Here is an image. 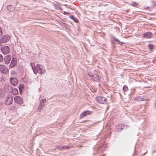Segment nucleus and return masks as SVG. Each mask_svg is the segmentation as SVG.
Masks as SVG:
<instances>
[{
	"label": "nucleus",
	"instance_id": "1",
	"mask_svg": "<svg viewBox=\"0 0 156 156\" xmlns=\"http://www.w3.org/2000/svg\"><path fill=\"white\" fill-rule=\"evenodd\" d=\"M30 65L35 74L38 73L39 74L42 75L45 73L46 71L45 68L42 65L40 64H37L36 66H35L34 64L32 62H30Z\"/></svg>",
	"mask_w": 156,
	"mask_h": 156
},
{
	"label": "nucleus",
	"instance_id": "2",
	"mask_svg": "<svg viewBox=\"0 0 156 156\" xmlns=\"http://www.w3.org/2000/svg\"><path fill=\"white\" fill-rule=\"evenodd\" d=\"M88 75L94 81L98 82L100 80V78L98 75V73L97 72L90 73H89Z\"/></svg>",
	"mask_w": 156,
	"mask_h": 156
},
{
	"label": "nucleus",
	"instance_id": "3",
	"mask_svg": "<svg viewBox=\"0 0 156 156\" xmlns=\"http://www.w3.org/2000/svg\"><path fill=\"white\" fill-rule=\"evenodd\" d=\"M13 101V97L11 95H9L7 96L5 99V103L6 105H9L12 103Z\"/></svg>",
	"mask_w": 156,
	"mask_h": 156
},
{
	"label": "nucleus",
	"instance_id": "4",
	"mask_svg": "<svg viewBox=\"0 0 156 156\" xmlns=\"http://www.w3.org/2000/svg\"><path fill=\"white\" fill-rule=\"evenodd\" d=\"M10 37L8 35H5L3 36L0 39V44L2 43H5L8 42L10 40Z\"/></svg>",
	"mask_w": 156,
	"mask_h": 156
},
{
	"label": "nucleus",
	"instance_id": "5",
	"mask_svg": "<svg viewBox=\"0 0 156 156\" xmlns=\"http://www.w3.org/2000/svg\"><path fill=\"white\" fill-rule=\"evenodd\" d=\"M14 101L19 105H22L23 104V100L22 98L19 96H16L14 98Z\"/></svg>",
	"mask_w": 156,
	"mask_h": 156
},
{
	"label": "nucleus",
	"instance_id": "6",
	"mask_svg": "<svg viewBox=\"0 0 156 156\" xmlns=\"http://www.w3.org/2000/svg\"><path fill=\"white\" fill-rule=\"evenodd\" d=\"M97 101L99 103L101 104L106 103V98L103 97H98L96 98Z\"/></svg>",
	"mask_w": 156,
	"mask_h": 156
},
{
	"label": "nucleus",
	"instance_id": "7",
	"mask_svg": "<svg viewBox=\"0 0 156 156\" xmlns=\"http://www.w3.org/2000/svg\"><path fill=\"white\" fill-rule=\"evenodd\" d=\"M5 90L8 93H10L12 89L11 85L9 84H6L4 87Z\"/></svg>",
	"mask_w": 156,
	"mask_h": 156
},
{
	"label": "nucleus",
	"instance_id": "8",
	"mask_svg": "<svg viewBox=\"0 0 156 156\" xmlns=\"http://www.w3.org/2000/svg\"><path fill=\"white\" fill-rule=\"evenodd\" d=\"M9 81L11 84L13 86H15L18 83V81L17 79L14 77H11L9 78Z\"/></svg>",
	"mask_w": 156,
	"mask_h": 156
},
{
	"label": "nucleus",
	"instance_id": "9",
	"mask_svg": "<svg viewBox=\"0 0 156 156\" xmlns=\"http://www.w3.org/2000/svg\"><path fill=\"white\" fill-rule=\"evenodd\" d=\"M0 71L3 73L6 74L8 72L9 70L5 66L0 65Z\"/></svg>",
	"mask_w": 156,
	"mask_h": 156
},
{
	"label": "nucleus",
	"instance_id": "10",
	"mask_svg": "<svg viewBox=\"0 0 156 156\" xmlns=\"http://www.w3.org/2000/svg\"><path fill=\"white\" fill-rule=\"evenodd\" d=\"M1 50L2 53L5 55L7 54L10 51V49L7 46L3 47L2 48Z\"/></svg>",
	"mask_w": 156,
	"mask_h": 156
},
{
	"label": "nucleus",
	"instance_id": "11",
	"mask_svg": "<svg viewBox=\"0 0 156 156\" xmlns=\"http://www.w3.org/2000/svg\"><path fill=\"white\" fill-rule=\"evenodd\" d=\"M17 63V59L16 58H13L11 61V63L9 65L10 68H13L14 67Z\"/></svg>",
	"mask_w": 156,
	"mask_h": 156
},
{
	"label": "nucleus",
	"instance_id": "12",
	"mask_svg": "<svg viewBox=\"0 0 156 156\" xmlns=\"http://www.w3.org/2000/svg\"><path fill=\"white\" fill-rule=\"evenodd\" d=\"M11 59V56L9 55L6 56L4 58L5 64H9L10 62Z\"/></svg>",
	"mask_w": 156,
	"mask_h": 156
},
{
	"label": "nucleus",
	"instance_id": "13",
	"mask_svg": "<svg viewBox=\"0 0 156 156\" xmlns=\"http://www.w3.org/2000/svg\"><path fill=\"white\" fill-rule=\"evenodd\" d=\"M91 112L89 111H86L83 112L80 115V118H82L86 115L90 114Z\"/></svg>",
	"mask_w": 156,
	"mask_h": 156
},
{
	"label": "nucleus",
	"instance_id": "14",
	"mask_svg": "<svg viewBox=\"0 0 156 156\" xmlns=\"http://www.w3.org/2000/svg\"><path fill=\"white\" fill-rule=\"evenodd\" d=\"M152 34L151 32H148L144 34L143 36L146 38H150L152 37Z\"/></svg>",
	"mask_w": 156,
	"mask_h": 156
},
{
	"label": "nucleus",
	"instance_id": "15",
	"mask_svg": "<svg viewBox=\"0 0 156 156\" xmlns=\"http://www.w3.org/2000/svg\"><path fill=\"white\" fill-rule=\"evenodd\" d=\"M125 125L123 126L122 124L117 125L115 126L116 129L117 131H121L123 129V127H125Z\"/></svg>",
	"mask_w": 156,
	"mask_h": 156
},
{
	"label": "nucleus",
	"instance_id": "16",
	"mask_svg": "<svg viewBox=\"0 0 156 156\" xmlns=\"http://www.w3.org/2000/svg\"><path fill=\"white\" fill-rule=\"evenodd\" d=\"M7 9L9 11L12 12L15 9V7L11 5H9L7 6Z\"/></svg>",
	"mask_w": 156,
	"mask_h": 156
},
{
	"label": "nucleus",
	"instance_id": "17",
	"mask_svg": "<svg viewBox=\"0 0 156 156\" xmlns=\"http://www.w3.org/2000/svg\"><path fill=\"white\" fill-rule=\"evenodd\" d=\"M10 93H12V94L14 95H16L18 93V90L16 88L12 89Z\"/></svg>",
	"mask_w": 156,
	"mask_h": 156
},
{
	"label": "nucleus",
	"instance_id": "18",
	"mask_svg": "<svg viewBox=\"0 0 156 156\" xmlns=\"http://www.w3.org/2000/svg\"><path fill=\"white\" fill-rule=\"evenodd\" d=\"M113 41H117V42H118V44L122 45V44H124V43L123 42L120 41L119 40L117 39L115 37H113Z\"/></svg>",
	"mask_w": 156,
	"mask_h": 156
},
{
	"label": "nucleus",
	"instance_id": "19",
	"mask_svg": "<svg viewBox=\"0 0 156 156\" xmlns=\"http://www.w3.org/2000/svg\"><path fill=\"white\" fill-rule=\"evenodd\" d=\"M46 102V99H42L40 101V103L39 105L41 106H44L45 104H44V103H45Z\"/></svg>",
	"mask_w": 156,
	"mask_h": 156
},
{
	"label": "nucleus",
	"instance_id": "20",
	"mask_svg": "<svg viewBox=\"0 0 156 156\" xmlns=\"http://www.w3.org/2000/svg\"><path fill=\"white\" fill-rule=\"evenodd\" d=\"M71 19L73 20L76 23H78V20L77 18H75L73 16H70Z\"/></svg>",
	"mask_w": 156,
	"mask_h": 156
},
{
	"label": "nucleus",
	"instance_id": "21",
	"mask_svg": "<svg viewBox=\"0 0 156 156\" xmlns=\"http://www.w3.org/2000/svg\"><path fill=\"white\" fill-rule=\"evenodd\" d=\"M136 100L137 101H144V99L142 98L141 97L139 96L136 98Z\"/></svg>",
	"mask_w": 156,
	"mask_h": 156
},
{
	"label": "nucleus",
	"instance_id": "22",
	"mask_svg": "<svg viewBox=\"0 0 156 156\" xmlns=\"http://www.w3.org/2000/svg\"><path fill=\"white\" fill-rule=\"evenodd\" d=\"M62 149H68L70 148V147H72L69 146H62Z\"/></svg>",
	"mask_w": 156,
	"mask_h": 156
},
{
	"label": "nucleus",
	"instance_id": "23",
	"mask_svg": "<svg viewBox=\"0 0 156 156\" xmlns=\"http://www.w3.org/2000/svg\"><path fill=\"white\" fill-rule=\"evenodd\" d=\"M4 95V93L1 90H0V98L2 97Z\"/></svg>",
	"mask_w": 156,
	"mask_h": 156
},
{
	"label": "nucleus",
	"instance_id": "24",
	"mask_svg": "<svg viewBox=\"0 0 156 156\" xmlns=\"http://www.w3.org/2000/svg\"><path fill=\"white\" fill-rule=\"evenodd\" d=\"M44 107V106H41L40 105H39L38 108V111L39 112H40L41 111V110L43 109Z\"/></svg>",
	"mask_w": 156,
	"mask_h": 156
},
{
	"label": "nucleus",
	"instance_id": "25",
	"mask_svg": "<svg viewBox=\"0 0 156 156\" xmlns=\"http://www.w3.org/2000/svg\"><path fill=\"white\" fill-rule=\"evenodd\" d=\"M62 146L57 145V146H55V147L56 148L60 150H61L62 149Z\"/></svg>",
	"mask_w": 156,
	"mask_h": 156
},
{
	"label": "nucleus",
	"instance_id": "26",
	"mask_svg": "<svg viewBox=\"0 0 156 156\" xmlns=\"http://www.w3.org/2000/svg\"><path fill=\"white\" fill-rule=\"evenodd\" d=\"M123 90L124 91H126L128 90V88L125 85L123 87Z\"/></svg>",
	"mask_w": 156,
	"mask_h": 156
},
{
	"label": "nucleus",
	"instance_id": "27",
	"mask_svg": "<svg viewBox=\"0 0 156 156\" xmlns=\"http://www.w3.org/2000/svg\"><path fill=\"white\" fill-rule=\"evenodd\" d=\"M148 46L150 50H151L153 48V45L152 44H149Z\"/></svg>",
	"mask_w": 156,
	"mask_h": 156
},
{
	"label": "nucleus",
	"instance_id": "28",
	"mask_svg": "<svg viewBox=\"0 0 156 156\" xmlns=\"http://www.w3.org/2000/svg\"><path fill=\"white\" fill-rule=\"evenodd\" d=\"M3 60V58L2 55L0 54V62H2Z\"/></svg>",
	"mask_w": 156,
	"mask_h": 156
},
{
	"label": "nucleus",
	"instance_id": "29",
	"mask_svg": "<svg viewBox=\"0 0 156 156\" xmlns=\"http://www.w3.org/2000/svg\"><path fill=\"white\" fill-rule=\"evenodd\" d=\"M2 34V32L1 30V28L0 27V37Z\"/></svg>",
	"mask_w": 156,
	"mask_h": 156
},
{
	"label": "nucleus",
	"instance_id": "30",
	"mask_svg": "<svg viewBox=\"0 0 156 156\" xmlns=\"http://www.w3.org/2000/svg\"><path fill=\"white\" fill-rule=\"evenodd\" d=\"M11 108L12 110L14 111L15 110V108L14 106H11Z\"/></svg>",
	"mask_w": 156,
	"mask_h": 156
},
{
	"label": "nucleus",
	"instance_id": "31",
	"mask_svg": "<svg viewBox=\"0 0 156 156\" xmlns=\"http://www.w3.org/2000/svg\"><path fill=\"white\" fill-rule=\"evenodd\" d=\"M68 13H69L68 12H64V14H65V15H67V14Z\"/></svg>",
	"mask_w": 156,
	"mask_h": 156
},
{
	"label": "nucleus",
	"instance_id": "32",
	"mask_svg": "<svg viewBox=\"0 0 156 156\" xmlns=\"http://www.w3.org/2000/svg\"><path fill=\"white\" fill-rule=\"evenodd\" d=\"M133 3H134V4H135L136 5H137V3H136V2H134Z\"/></svg>",
	"mask_w": 156,
	"mask_h": 156
},
{
	"label": "nucleus",
	"instance_id": "33",
	"mask_svg": "<svg viewBox=\"0 0 156 156\" xmlns=\"http://www.w3.org/2000/svg\"><path fill=\"white\" fill-rule=\"evenodd\" d=\"M145 87L144 88H148L149 87Z\"/></svg>",
	"mask_w": 156,
	"mask_h": 156
},
{
	"label": "nucleus",
	"instance_id": "34",
	"mask_svg": "<svg viewBox=\"0 0 156 156\" xmlns=\"http://www.w3.org/2000/svg\"><path fill=\"white\" fill-rule=\"evenodd\" d=\"M146 152H146V153H144V154H143V155H145V153H146Z\"/></svg>",
	"mask_w": 156,
	"mask_h": 156
},
{
	"label": "nucleus",
	"instance_id": "35",
	"mask_svg": "<svg viewBox=\"0 0 156 156\" xmlns=\"http://www.w3.org/2000/svg\"><path fill=\"white\" fill-rule=\"evenodd\" d=\"M126 126V127H129V126Z\"/></svg>",
	"mask_w": 156,
	"mask_h": 156
},
{
	"label": "nucleus",
	"instance_id": "36",
	"mask_svg": "<svg viewBox=\"0 0 156 156\" xmlns=\"http://www.w3.org/2000/svg\"><path fill=\"white\" fill-rule=\"evenodd\" d=\"M132 5L133 6H135L134 5Z\"/></svg>",
	"mask_w": 156,
	"mask_h": 156
}]
</instances>
